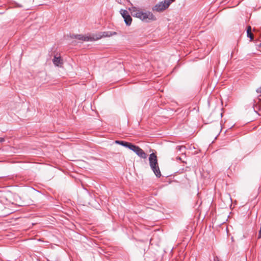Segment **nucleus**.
Masks as SVG:
<instances>
[{"label":"nucleus","mask_w":261,"mask_h":261,"mask_svg":"<svg viewBox=\"0 0 261 261\" xmlns=\"http://www.w3.org/2000/svg\"><path fill=\"white\" fill-rule=\"evenodd\" d=\"M133 16L140 19L142 21L149 23L156 20L155 16L149 11H143L142 9L135 6L129 8Z\"/></svg>","instance_id":"f257e3e1"},{"label":"nucleus","mask_w":261,"mask_h":261,"mask_svg":"<svg viewBox=\"0 0 261 261\" xmlns=\"http://www.w3.org/2000/svg\"><path fill=\"white\" fill-rule=\"evenodd\" d=\"M175 0H164L163 1L155 5L152 8V10L153 11L158 12H162L167 9L170 5Z\"/></svg>","instance_id":"f03ea898"},{"label":"nucleus","mask_w":261,"mask_h":261,"mask_svg":"<svg viewBox=\"0 0 261 261\" xmlns=\"http://www.w3.org/2000/svg\"><path fill=\"white\" fill-rule=\"evenodd\" d=\"M130 149L135 152L141 158L145 159L147 158L146 153L138 146L133 144Z\"/></svg>","instance_id":"7ed1b4c3"},{"label":"nucleus","mask_w":261,"mask_h":261,"mask_svg":"<svg viewBox=\"0 0 261 261\" xmlns=\"http://www.w3.org/2000/svg\"><path fill=\"white\" fill-rule=\"evenodd\" d=\"M120 12L124 18V20L126 25H130L132 22V18L129 14L128 11L126 10L121 9Z\"/></svg>","instance_id":"20e7f679"},{"label":"nucleus","mask_w":261,"mask_h":261,"mask_svg":"<svg viewBox=\"0 0 261 261\" xmlns=\"http://www.w3.org/2000/svg\"><path fill=\"white\" fill-rule=\"evenodd\" d=\"M71 38L77 39L84 41H94V36H84L82 34H73L71 36Z\"/></svg>","instance_id":"39448f33"},{"label":"nucleus","mask_w":261,"mask_h":261,"mask_svg":"<svg viewBox=\"0 0 261 261\" xmlns=\"http://www.w3.org/2000/svg\"><path fill=\"white\" fill-rule=\"evenodd\" d=\"M117 33L113 31H105L100 33L98 35L94 36V41L101 39L103 37H110L113 35H116Z\"/></svg>","instance_id":"423d86ee"},{"label":"nucleus","mask_w":261,"mask_h":261,"mask_svg":"<svg viewBox=\"0 0 261 261\" xmlns=\"http://www.w3.org/2000/svg\"><path fill=\"white\" fill-rule=\"evenodd\" d=\"M149 161L150 166L158 164L157 156L154 153H152L150 154Z\"/></svg>","instance_id":"0eeeda50"},{"label":"nucleus","mask_w":261,"mask_h":261,"mask_svg":"<svg viewBox=\"0 0 261 261\" xmlns=\"http://www.w3.org/2000/svg\"><path fill=\"white\" fill-rule=\"evenodd\" d=\"M150 168L157 177L161 176V173L159 168V164L150 166Z\"/></svg>","instance_id":"6e6552de"},{"label":"nucleus","mask_w":261,"mask_h":261,"mask_svg":"<svg viewBox=\"0 0 261 261\" xmlns=\"http://www.w3.org/2000/svg\"><path fill=\"white\" fill-rule=\"evenodd\" d=\"M53 63L56 66L61 67L63 64V60L60 57H57L55 56L53 60Z\"/></svg>","instance_id":"1a4fd4ad"},{"label":"nucleus","mask_w":261,"mask_h":261,"mask_svg":"<svg viewBox=\"0 0 261 261\" xmlns=\"http://www.w3.org/2000/svg\"><path fill=\"white\" fill-rule=\"evenodd\" d=\"M115 143L116 144H119L123 146L129 148V149L131 148V146H132V145H133V144L132 143L127 142L124 141L116 140L115 141Z\"/></svg>","instance_id":"9d476101"},{"label":"nucleus","mask_w":261,"mask_h":261,"mask_svg":"<svg viewBox=\"0 0 261 261\" xmlns=\"http://www.w3.org/2000/svg\"><path fill=\"white\" fill-rule=\"evenodd\" d=\"M247 36L250 39L251 41L253 39V35L251 33V32H247Z\"/></svg>","instance_id":"9b49d317"},{"label":"nucleus","mask_w":261,"mask_h":261,"mask_svg":"<svg viewBox=\"0 0 261 261\" xmlns=\"http://www.w3.org/2000/svg\"><path fill=\"white\" fill-rule=\"evenodd\" d=\"M183 149H185V147L183 146H177L176 149L180 151H181Z\"/></svg>","instance_id":"f8f14e48"},{"label":"nucleus","mask_w":261,"mask_h":261,"mask_svg":"<svg viewBox=\"0 0 261 261\" xmlns=\"http://www.w3.org/2000/svg\"><path fill=\"white\" fill-rule=\"evenodd\" d=\"M251 26H248L247 29V32H251Z\"/></svg>","instance_id":"ddd939ff"},{"label":"nucleus","mask_w":261,"mask_h":261,"mask_svg":"<svg viewBox=\"0 0 261 261\" xmlns=\"http://www.w3.org/2000/svg\"><path fill=\"white\" fill-rule=\"evenodd\" d=\"M256 91L257 93H261V86L259 88H258L256 90Z\"/></svg>","instance_id":"4468645a"},{"label":"nucleus","mask_w":261,"mask_h":261,"mask_svg":"<svg viewBox=\"0 0 261 261\" xmlns=\"http://www.w3.org/2000/svg\"><path fill=\"white\" fill-rule=\"evenodd\" d=\"M5 141V139L4 138L0 137V142H3Z\"/></svg>","instance_id":"2eb2a0df"},{"label":"nucleus","mask_w":261,"mask_h":261,"mask_svg":"<svg viewBox=\"0 0 261 261\" xmlns=\"http://www.w3.org/2000/svg\"><path fill=\"white\" fill-rule=\"evenodd\" d=\"M214 260H215V261H219V260H218V258H215L214 259Z\"/></svg>","instance_id":"dca6fc26"},{"label":"nucleus","mask_w":261,"mask_h":261,"mask_svg":"<svg viewBox=\"0 0 261 261\" xmlns=\"http://www.w3.org/2000/svg\"><path fill=\"white\" fill-rule=\"evenodd\" d=\"M253 109H254V111L255 112H256V110H255V108L254 107H253Z\"/></svg>","instance_id":"f3484780"},{"label":"nucleus","mask_w":261,"mask_h":261,"mask_svg":"<svg viewBox=\"0 0 261 261\" xmlns=\"http://www.w3.org/2000/svg\"><path fill=\"white\" fill-rule=\"evenodd\" d=\"M257 102L256 100H254V103Z\"/></svg>","instance_id":"a211bd4d"},{"label":"nucleus","mask_w":261,"mask_h":261,"mask_svg":"<svg viewBox=\"0 0 261 261\" xmlns=\"http://www.w3.org/2000/svg\"><path fill=\"white\" fill-rule=\"evenodd\" d=\"M255 31V29H253V31Z\"/></svg>","instance_id":"6ab92c4d"},{"label":"nucleus","mask_w":261,"mask_h":261,"mask_svg":"<svg viewBox=\"0 0 261 261\" xmlns=\"http://www.w3.org/2000/svg\"><path fill=\"white\" fill-rule=\"evenodd\" d=\"M259 46H260V47H261V43H260V44H259Z\"/></svg>","instance_id":"aec40b11"}]
</instances>
